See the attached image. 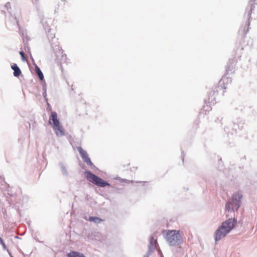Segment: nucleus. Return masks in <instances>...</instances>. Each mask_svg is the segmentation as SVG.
<instances>
[{"mask_svg":"<svg viewBox=\"0 0 257 257\" xmlns=\"http://www.w3.org/2000/svg\"><path fill=\"white\" fill-rule=\"evenodd\" d=\"M19 32L23 39L24 48H29L28 41L30 39L27 35V31L26 30L19 27Z\"/></svg>","mask_w":257,"mask_h":257,"instance_id":"1a4fd4ad","label":"nucleus"},{"mask_svg":"<svg viewBox=\"0 0 257 257\" xmlns=\"http://www.w3.org/2000/svg\"><path fill=\"white\" fill-rule=\"evenodd\" d=\"M248 30H249V28L248 27L247 30L245 32L243 31L244 35H245L247 33V32L248 31Z\"/></svg>","mask_w":257,"mask_h":257,"instance_id":"cd10ccee","label":"nucleus"},{"mask_svg":"<svg viewBox=\"0 0 257 257\" xmlns=\"http://www.w3.org/2000/svg\"><path fill=\"white\" fill-rule=\"evenodd\" d=\"M33 5H35L36 10L38 13H40L41 11V7L39 5V0H31Z\"/></svg>","mask_w":257,"mask_h":257,"instance_id":"6ab92c4d","label":"nucleus"},{"mask_svg":"<svg viewBox=\"0 0 257 257\" xmlns=\"http://www.w3.org/2000/svg\"><path fill=\"white\" fill-rule=\"evenodd\" d=\"M49 124L53 125V126L60 123L59 120L58 119L57 113L55 111H52L51 112L49 117Z\"/></svg>","mask_w":257,"mask_h":257,"instance_id":"9b49d317","label":"nucleus"},{"mask_svg":"<svg viewBox=\"0 0 257 257\" xmlns=\"http://www.w3.org/2000/svg\"><path fill=\"white\" fill-rule=\"evenodd\" d=\"M77 150L79 153V154L82 159L83 161L87 165L90 166L91 167H95L93 164L92 163V162L90 160V159L89 158L88 155L86 151L84 150L81 147H77Z\"/></svg>","mask_w":257,"mask_h":257,"instance_id":"0eeeda50","label":"nucleus"},{"mask_svg":"<svg viewBox=\"0 0 257 257\" xmlns=\"http://www.w3.org/2000/svg\"><path fill=\"white\" fill-rule=\"evenodd\" d=\"M20 54L21 55L22 59L23 61H26L27 60L25 56V53L23 51L20 52Z\"/></svg>","mask_w":257,"mask_h":257,"instance_id":"aec40b11","label":"nucleus"},{"mask_svg":"<svg viewBox=\"0 0 257 257\" xmlns=\"http://www.w3.org/2000/svg\"><path fill=\"white\" fill-rule=\"evenodd\" d=\"M38 13L39 14L41 23L42 24L44 29L47 34V37L49 40L51 48H55L59 47V43L58 42V39L56 38L55 37L54 34L51 33V29L50 28L49 23L47 19L44 17V16L41 14V11H40V13Z\"/></svg>","mask_w":257,"mask_h":257,"instance_id":"f03ea898","label":"nucleus"},{"mask_svg":"<svg viewBox=\"0 0 257 257\" xmlns=\"http://www.w3.org/2000/svg\"><path fill=\"white\" fill-rule=\"evenodd\" d=\"M5 7L7 9V10H8L9 9H10L11 8V7H10V3L8 2L7 3H6V4L5 5Z\"/></svg>","mask_w":257,"mask_h":257,"instance_id":"5701e85b","label":"nucleus"},{"mask_svg":"<svg viewBox=\"0 0 257 257\" xmlns=\"http://www.w3.org/2000/svg\"><path fill=\"white\" fill-rule=\"evenodd\" d=\"M43 95L44 97H46V89H44V92H43Z\"/></svg>","mask_w":257,"mask_h":257,"instance_id":"b1692460","label":"nucleus"},{"mask_svg":"<svg viewBox=\"0 0 257 257\" xmlns=\"http://www.w3.org/2000/svg\"><path fill=\"white\" fill-rule=\"evenodd\" d=\"M149 241L148 250L147 253L144 255V257H149L150 255H151L155 249L158 250V253L161 255V257H163L161 250L158 248L159 245L157 242V239L155 238L154 234L149 237Z\"/></svg>","mask_w":257,"mask_h":257,"instance_id":"423d86ee","label":"nucleus"},{"mask_svg":"<svg viewBox=\"0 0 257 257\" xmlns=\"http://www.w3.org/2000/svg\"><path fill=\"white\" fill-rule=\"evenodd\" d=\"M237 220L235 218H229L223 221L220 226L218 227L214 234V238L216 242L220 240L229 233L233 229Z\"/></svg>","mask_w":257,"mask_h":257,"instance_id":"f257e3e1","label":"nucleus"},{"mask_svg":"<svg viewBox=\"0 0 257 257\" xmlns=\"http://www.w3.org/2000/svg\"><path fill=\"white\" fill-rule=\"evenodd\" d=\"M84 218L86 220L93 222L95 224H99L103 221V220L99 217L96 216H89L88 218H87V216H85Z\"/></svg>","mask_w":257,"mask_h":257,"instance_id":"2eb2a0df","label":"nucleus"},{"mask_svg":"<svg viewBox=\"0 0 257 257\" xmlns=\"http://www.w3.org/2000/svg\"><path fill=\"white\" fill-rule=\"evenodd\" d=\"M53 127L57 136L62 137L64 135V131L60 123L55 125Z\"/></svg>","mask_w":257,"mask_h":257,"instance_id":"f8f14e48","label":"nucleus"},{"mask_svg":"<svg viewBox=\"0 0 257 257\" xmlns=\"http://www.w3.org/2000/svg\"><path fill=\"white\" fill-rule=\"evenodd\" d=\"M226 79H227V82H231L230 79H229V78H228L227 77L225 78V77H222V78L221 79V81H222L224 82Z\"/></svg>","mask_w":257,"mask_h":257,"instance_id":"4be33fe9","label":"nucleus"},{"mask_svg":"<svg viewBox=\"0 0 257 257\" xmlns=\"http://www.w3.org/2000/svg\"><path fill=\"white\" fill-rule=\"evenodd\" d=\"M224 131L226 132L227 133H229V131H228L227 127L224 128Z\"/></svg>","mask_w":257,"mask_h":257,"instance_id":"bb28decb","label":"nucleus"},{"mask_svg":"<svg viewBox=\"0 0 257 257\" xmlns=\"http://www.w3.org/2000/svg\"><path fill=\"white\" fill-rule=\"evenodd\" d=\"M253 4L257 5V0H250L249 5L247 7L245 15L247 16V18L248 20L250 18L252 10L254 9Z\"/></svg>","mask_w":257,"mask_h":257,"instance_id":"9d476101","label":"nucleus"},{"mask_svg":"<svg viewBox=\"0 0 257 257\" xmlns=\"http://www.w3.org/2000/svg\"><path fill=\"white\" fill-rule=\"evenodd\" d=\"M243 127V123L239 122V124L234 122L232 124V132H230L233 134V132L236 133L237 130H241Z\"/></svg>","mask_w":257,"mask_h":257,"instance_id":"dca6fc26","label":"nucleus"},{"mask_svg":"<svg viewBox=\"0 0 257 257\" xmlns=\"http://www.w3.org/2000/svg\"><path fill=\"white\" fill-rule=\"evenodd\" d=\"M124 182H127V183H129V182H131L132 183H133V181H129V180H125V179H124Z\"/></svg>","mask_w":257,"mask_h":257,"instance_id":"a878e982","label":"nucleus"},{"mask_svg":"<svg viewBox=\"0 0 257 257\" xmlns=\"http://www.w3.org/2000/svg\"><path fill=\"white\" fill-rule=\"evenodd\" d=\"M184 155L183 154V153L182 154V161H184Z\"/></svg>","mask_w":257,"mask_h":257,"instance_id":"c85d7f7f","label":"nucleus"},{"mask_svg":"<svg viewBox=\"0 0 257 257\" xmlns=\"http://www.w3.org/2000/svg\"><path fill=\"white\" fill-rule=\"evenodd\" d=\"M242 195L239 192L234 193L231 200L228 201L225 205V208L228 211L237 210L240 206Z\"/></svg>","mask_w":257,"mask_h":257,"instance_id":"20e7f679","label":"nucleus"},{"mask_svg":"<svg viewBox=\"0 0 257 257\" xmlns=\"http://www.w3.org/2000/svg\"><path fill=\"white\" fill-rule=\"evenodd\" d=\"M62 50V49H56V50H58L60 52V53H62V52H61Z\"/></svg>","mask_w":257,"mask_h":257,"instance_id":"c756f323","label":"nucleus"},{"mask_svg":"<svg viewBox=\"0 0 257 257\" xmlns=\"http://www.w3.org/2000/svg\"><path fill=\"white\" fill-rule=\"evenodd\" d=\"M11 68L14 70V76L15 77H18L21 74V70L16 64L14 63L12 65Z\"/></svg>","mask_w":257,"mask_h":257,"instance_id":"4468645a","label":"nucleus"},{"mask_svg":"<svg viewBox=\"0 0 257 257\" xmlns=\"http://www.w3.org/2000/svg\"><path fill=\"white\" fill-rule=\"evenodd\" d=\"M0 244L2 245L4 249H6L7 246H6L5 242L3 240L2 238L1 237H0Z\"/></svg>","mask_w":257,"mask_h":257,"instance_id":"412c9836","label":"nucleus"},{"mask_svg":"<svg viewBox=\"0 0 257 257\" xmlns=\"http://www.w3.org/2000/svg\"><path fill=\"white\" fill-rule=\"evenodd\" d=\"M67 257H85V255L80 252L72 251L67 254Z\"/></svg>","mask_w":257,"mask_h":257,"instance_id":"f3484780","label":"nucleus"},{"mask_svg":"<svg viewBox=\"0 0 257 257\" xmlns=\"http://www.w3.org/2000/svg\"><path fill=\"white\" fill-rule=\"evenodd\" d=\"M13 18H14V20H16V23H17V25H18V26L19 27V23H18V21L17 20L16 17L15 16V17H13Z\"/></svg>","mask_w":257,"mask_h":257,"instance_id":"393cba45","label":"nucleus"},{"mask_svg":"<svg viewBox=\"0 0 257 257\" xmlns=\"http://www.w3.org/2000/svg\"><path fill=\"white\" fill-rule=\"evenodd\" d=\"M85 175L87 179L90 182L100 187H105V186H110L109 183L104 181L102 179L98 177L89 171L85 172Z\"/></svg>","mask_w":257,"mask_h":257,"instance_id":"39448f33","label":"nucleus"},{"mask_svg":"<svg viewBox=\"0 0 257 257\" xmlns=\"http://www.w3.org/2000/svg\"><path fill=\"white\" fill-rule=\"evenodd\" d=\"M59 166L61 170L62 175L66 177L68 176V172L67 169V166L65 165V164L62 162H59Z\"/></svg>","mask_w":257,"mask_h":257,"instance_id":"ddd939ff","label":"nucleus"},{"mask_svg":"<svg viewBox=\"0 0 257 257\" xmlns=\"http://www.w3.org/2000/svg\"><path fill=\"white\" fill-rule=\"evenodd\" d=\"M163 235L170 246H176L183 242L182 237L178 230H164Z\"/></svg>","mask_w":257,"mask_h":257,"instance_id":"7ed1b4c3","label":"nucleus"},{"mask_svg":"<svg viewBox=\"0 0 257 257\" xmlns=\"http://www.w3.org/2000/svg\"><path fill=\"white\" fill-rule=\"evenodd\" d=\"M236 60L234 59L229 60L226 67V74H232L235 71Z\"/></svg>","mask_w":257,"mask_h":257,"instance_id":"6e6552de","label":"nucleus"},{"mask_svg":"<svg viewBox=\"0 0 257 257\" xmlns=\"http://www.w3.org/2000/svg\"><path fill=\"white\" fill-rule=\"evenodd\" d=\"M35 71H36V72L39 78H40V79L41 81H43L44 79V77L42 72L41 71V69H40V68L38 66H36Z\"/></svg>","mask_w":257,"mask_h":257,"instance_id":"a211bd4d","label":"nucleus"}]
</instances>
